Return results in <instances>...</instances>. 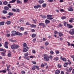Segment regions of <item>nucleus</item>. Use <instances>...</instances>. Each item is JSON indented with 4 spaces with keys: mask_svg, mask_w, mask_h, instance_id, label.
<instances>
[{
    "mask_svg": "<svg viewBox=\"0 0 74 74\" xmlns=\"http://www.w3.org/2000/svg\"><path fill=\"white\" fill-rule=\"evenodd\" d=\"M68 64H69V63L68 62H66L65 64L64 65V67H66L67 66V65H68Z\"/></svg>",
    "mask_w": 74,
    "mask_h": 74,
    "instance_id": "16",
    "label": "nucleus"
},
{
    "mask_svg": "<svg viewBox=\"0 0 74 74\" xmlns=\"http://www.w3.org/2000/svg\"><path fill=\"white\" fill-rule=\"evenodd\" d=\"M20 12V10L19 9H17L16 11V12Z\"/></svg>",
    "mask_w": 74,
    "mask_h": 74,
    "instance_id": "51",
    "label": "nucleus"
},
{
    "mask_svg": "<svg viewBox=\"0 0 74 74\" xmlns=\"http://www.w3.org/2000/svg\"><path fill=\"white\" fill-rule=\"evenodd\" d=\"M43 56L44 57L43 59L46 60V61H48L49 60V58H48L47 55L45 54Z\"/></svg>",
    "mask_w": 74,
    "mask_h": 74,
    "instance_id": "2",
    "label": "nucleus"
},
{
    "mask_svg": "<svg viewBox=\"0 0 74 74\" xmlns=\"http://www.w3.org/2000/svg\"><path fill=\"white\" fill-rule=\"evenodd\" d=\"M17 3H20V4H22V3L19 0H17L16 1Z\"/></svg>",
    "mask_w": 74,
    "mask_h": 74,
    "instance_id": "35",
    "label": "nucleus"
},
{
    "mask_svg": "<svg viewBox=\"0 0 74 74\" xmlns=\"http://www.w3.org/2000/svg\"><path fill=\"white\" fill-rule=\"evenodd\" d=\"M47 16V19H49L50 20L53 19V18H51L52 15H48Z\"/></svg>",
    "mask_w": 74,
    "mask_h": 74,
    "instance_id": "4",
    "label": "nucleus"
},
{
    "mask_svg": "<svg viewBox=\"0 0 74 74\" xmlns=\"http://www.w3.org/2000/svg\"><path fill=\"white\" fill-rule=\"evenodd\" d=\"M24 55L26 56H27L29 55V53L27 52V53H25L24 54Z\"/></svg>",
    "mask_w": 74,
    "mask_h": 74,
    "instance_id": "29",
    "label": "nucleus"
},
{
    "mask_svg": "<svg viewBox=\"0 0 74 74\" xmlns=\"http://www.w3.org/2000/svg\"><path fill=\"white\" fill-rule=\"evenodd\" d=\"M15 47L16 49H17V48H19V46L18 45H15Z\"/></svg>",
    "mask_w": 74,
    "mask_h": 74,
    "instance_id": "40",
    "label": "nucleus"
},
{
    "mask_svg": "<svg viewBox=\"0 0 74 74\" xmlns=\"http://www.w3.org/2000/svg\"><path fill=\"white\" fill-rule=\"evenodd\" d=\"M60 59L61 60H63V61H64V62H66V58H62V56H61Z\"/></svg>",
    "mask_w": 74,
    "mask_h": 74,
    "instance_id": "12",
    "label": "nucleus"
},
{
    "mask_svg": "<svg viewBox=\"0 0 74 74\" xmlns=\"http://www.w3.org/2000/svg\"><path fill=\"white\" fill-rule=\"evenodd\" d=\"M8 74H12V73L10 71H8Z\"/></svg>",
    "mask_w": 74,
    "mask_h": 74,
    "instance_id": "64",
    "label": "nucleus"
},
{
    "mask_svg": "<svg viewBox=\"0 0 74 74\" xmlns=\"http://www.w3.org/2000/svg\"><path fill=\"white\" fill-rule=\"evenodd\" d=\"M21 73L22 74H25L26 73V72H25L24 71H22L21 72Z\"/></svg>",
    "mask_w": 74,
    "mask_h": 74,
    "instance_id": "48",
    "label": "nucleus"
},
{
    "mask_svg": "<svg viewBox=\"0 0 74 74\" xmlns=\"http://www.w3.org/2000/svg\"><path fill=\"white\" fill-rule=\"evenodd\" d=\"M6 36L7 37H10V34H6Z\"/></svg>",
    "mask_w": 74,
    "mask_h": 74,
    "instance_id": "60",
    "label": "nucleus"
},
{
    "mask_svg": "<svg viewBox=\"0 0 74 74\" xmlns=\"http://www.w3.org/2000/svg\"><path fill=\"white\" fill-rule=\"evenodd\" d=\"M66 17L65 16H63L61 18V19H66Z\"/></svg>",
    "mask_w": 74,
    "mask_h": 74,
    "instance_id": "41",
    "label": "nucleus"
},
{
    "mask_svg": "<svg viewBox=\"0 0 74 74\" xmlns=\"http://www.w3.org/2000/svg\"><path fill=\"white\" fill-rule=\"evenodd\" d=\"M23 58H25V59H27V60H29V58H26V56H24L23 57Z\"/></svg>",
    "mask_w": 74,
    "mask_h": 74,
    "instance_id": "45",
    "label": "nucleus"
},
{
    "mask_svg": "<svg viewBox=\"0 0 74 74\" xmlns=\"http://www.w3.org/2000/svg\"><path fill=\"white\" fill-rule=\"evenodd\" d=\"M32 21H33L34 23H35V24H36V23H37V20H36L33 19V20H32Z\"/></svg>",
    "mask_w": 74,
    "mask_h": 74,
    "instance_id": "27",
    "label": "nucleus"
},
{
    "mask_svg": "<svg viewBox=\"0 0 74 74\" xmlns=\"http://www.w3.org/2000/svg\"><path fill=\"white\" fill-rule=\"evenodd\" d=\"M15 44H13V45H12L11 46V48L12 49H15Z\"/></svg>",
    "mask_w": 74,
    "mask_h": 74,
    "instance_id": "10",
    "label": "nucleus"
},
{
    "mask_svg": "<svg viewBox=\"0 0 74 74\" xmlns=\"http://www.w3.org/2000/svg\"><path fill=\"white\" fill-rule=\"evenodd\" d=\"M13 14H14L12 12H10L8 13V15L10 16H12Z\"/></svg>",
    "mask_w": 74,
    "mask_h": 74,
    "instance_id": "19",
    "label": "nucleus"
},
{
    "mask_svg": "<svg viewBox=\"0 0 74 74\" xmlns=\"http://www.w3.org/2000/svg\"><path fill=\"white\" fill-rule=\"evenodd\" d=\"M31 27H34V28H36L37 26L35 25L32 24V25H30Z\"/></svg>",
    "mask_w": 74,
    "mask_h": 74,
    "instance_id": "11",
    "label": "nucleus"
},
{
    "mask_svg": "<svg viewBox=\"0 0 74 74\" xmlns=\"http://www.w3.org/2000/svg\"><path fill=\"white\" fill-rule=\"evenodd\" d=\"M44 1H42V0H40V1H39V3L40 4H42V3H44Z\"/></svg>",
    "mask_w": 74,
    "mask_h": 74,
    "instance_id": "18",
    "label": "nucleus"
},
{
    "mask_svg": "<svg viewBox=\"0 0 74 74\" xmlns=\"http://www.w3.org/2000/svg\"><path fill=\"white\" fill-rule=\"evenodd\" d=\"M49 42H45V45L46 46H47V45H49Z\"/></svg>",
    "mask_w": 74,
    "mask_h": 74,
    "instance_id": "32",
    "label": "nucleus"
},
{
    "mask_svg": "<svg viewBox=\"0 0 74 74\" xmlns=\"http://www.w3.org/2000/svg\"><path fill=\"white\" fill-rule=\"evenodd\" d=\"M67 43H68V46H70V45H71V44H70V43L69 42H67Z\"/></svg>",
    "mask_w": 74,
    "mask_h": 74,
    "instance_id": "50",
    "label": "nucleus"
},
{
    "mask_svg": "<svg viewBox=\"0 0 74 74\" xmlns=\"http://www.w3.org/2000/svg\"><path fill=\"white\" fill-rule=\"evenodd\" d=\"M36 36V34H32V37H33V38L35 37V36Z\"/></svg>",
    "mask_w": 74,
    "mask_h": 74,
    "instance_id": "39",
    "label": "nucleus"
},
{
    "mask_svg": "<svg viewBox=\"0 0 74 74\" xmlns=\"http://www.w3.org/2000/svg\"><path fill=\"white\" fill-rule=\"evenodd\" d=\"M26 25H30H30H31V24L29 23H28V22L27 23H26Z\"/></svg>",
    "mask_w": 74,
    "mask_h": 74,
    "instance_id": "54",
    "label": "nucleus"
},
{
    "mask_svg": "<svg viewBox=\"0 0 74 74\" xmlns=\"http://www.w3.org/2000/svg\"><path fill=\"white\" fill-rule=\"evenodd\" d=\"M46 6H47V4L46 3H43L42 5V7H43V8H45L46 7Z\"/></svg>",
    "mask_w": 74,
    "mask_h": 74,
    "instance_id": "21",
    "label": "nucleus"
},
{
    "mask_svg": "<svg viewBox=\"0 0 74 74\" xmlns=\"http://www.w3.org/2000/svg\"><path fill=\"white\" fill-rule=\"evenodd\" d=\"M10 66H11L10 65H9L7 66V70L8 71H10V69H9V67H10Z\"/></svg>",
    "mask_w": 74,
    "mask_h": 74,
    "instance_id": "15",
    "label": "nucleus"
},
{
    "mask_svg": "<svg viewBox=\"0 0 74 74\" xmlns=\"http://www.w3.org/2000/svg\"><path fill=\"white\" fill-rule=\"evenodd\" d=\"M23 48H27V49H29V47H27V45L26 43H24L23 44Z\"/></svg>",
    "mask_w": 74,
    "mask_h": 74,
    "instance_id": "7",
    "label": "nucleus"
},
{
    "mask_svg": "<svg viewBox=\"0 0 74 74\" xmlns=\"http://www.w3.org/2000/svg\"><path fill=\"white\" fill-rule=\"evenodd\" d=\"M67 27H69V28H72L73 26L71 25L68 24H67Z\"/></svg>",
    "mask_w": 74,
    "mask_h": 74,
    "instance_id": "8",
    "label": "nucleus"
},
{
    "mask_svg": "<svg viewBox=\"0 0 74 74\" xmlns=\"http://www.w3.org/2000/svg\"><path fill=\"white\" fill-rule=\"evenodd\" d=\"M73 70V68L70 67V68H69V70H68V71L69 72H70V71H71V70Z\"/></svg>",
    "mask_w": 74,
    "mask_h": 74,
    "instance_id": "28",
    "label": "nucleus"
},
{
    "mask_svg": "<svg viewBox=\"0 0 74 74\" xmlns=\"http://www.w3.org/2000/svg\"><path fill=\"white\" fill-rule=\"evenodd\" d=\"M48 58H49L50 59H52V56H49Z\"/></svg>",
    "mask_w": 74,
    "mask_h": 74,
    "instance_id": "56",
    "label": "nucleus"
},
{
    "mask_svg": "<svg viewBox=\"0 0 74 74\" xmlns=\"http://www.w3.org/2000/svg\"><path fill=\"white\" fill-rule=\"evenodd\" d=\"M4 9L5 10H8L9 8L7 6H5L4 7Z\"/></svg>",
    "mask_w": 74,
    "mask_h": 74,
    "instance_id": "17",
    "label": "nucleus"
},
{
    "mask_svg": "<svg viewBox=\"0 0 74 74\" xmlns=\"http://www.w3.org/2000/svg\"><path fill=\"white\" fill-rule=\"evenodd\" d=\"M42 18H43L44 19L47 18V16H45V15L43 16H42Z\"/></svg>",
    "mask_w": 74,
    "mask_h": 74,
    "instance_id": "43",
    "label": "nucleus"
},
{
    "mask_svg": "<svg viewBox=\"0 0 74 74\" xmlns=\"http://www.w3.org/2000/svg\"><path fill=\"white\" fill-rule=\"evenodd\" d=\"M8 7H9V8H11L12 7H11V4H8Z\"/></svg>",
    "mask_w": 74,
    "mask_h": 74,
    "instance_id": "42",
    "label": "nucleus"
},
{
    "mask_svg": "<svg viewBox=\"0 0 74 74\" xmlns=\"http://www.w3.org/2000/svg\"><path fill=\"white\" fill-rule=\"evenodd\" d=\"M61 12H64V10L63 9H61L60 10Z\"/></svg>",
    "mask_w": 74,
    "mask_h": 74,
    "instance_id": "59",
    "label": "nucleus"
},
{
    "mask_svg": "<svg viewBox=\"0 0 74 74\" xmlns=\"http://www.w3.org/2000/svg\"><path fill=\"white\" fill-rule=\"evenodd\" d=\"M12 34L11 36H15L16 35H17V36H22V34L21 33L19 32H18L15 31H13L12 32Z\"/></svg>",
    "mask_w": 74,
    "mask_h": 74,
    "instance_id": "1",
    "label": "nucleus"
},
{
    "mask_svg": "<svg viewBox=\"0 0 74 74\" xmlns=\"http://www.w3.org/2000/svg\"><path fill=\"white\" fill-rule=\"evenodd\" d=\"M69 34H70L71 35L73 34V32H71V31H69Z\"/></svg>",
    "mask_w": 74,
    "mask_h": 74,
    "instance_id": "38",
    "label": "nucleus"
},
{
    "mask_svg": "<svg viewBox=\"0 0 74 74\" xmlns=\"http://www.w3.org/2000/svg\"><path fill=\"white\" fill-rule=\"evenodd\" d=\"M53 60H56V61H57V60H59V58L58 57H56L54 58Z\"/></svg>",
    "mask_w": 74,
    "mask_h": 74,
    "instance_id": "20",
    "label": "nucleus"
},
{
    "mask_svg": "<svg viewBox=\"0 0 74 74\" xmlns=\"http://www.w3.org/2000/svg\"><path fill=\"white\" fill-rule=\"evenodd\" d=\"M54 33L55 34H58V32L57 31H55Z\"/></svg>",
    "mask_w": 74,
    "mask_h": 74,
    "instance_id": "55",
    "label": "nucleus"
},
{
    "mask_svg": "<svg viewBox=\"0 0 74 74\" xmlns=\"http://www.w3.org/2000/svg\"><path fill=\"white\" fill-rule=\"evenodd\" d=\"M45 23L46 25H47V24H48V23H50V21H49L47 19H46L45 20Z\"/></svg>",
    "mask_w": 74,
    "mask_h": 74,
    "instance_id": "9",
    "label": "nucleus"
},
{
    "mask_svg": "<svg viewBox=\"0 0 74 74\" xmlns=\"http://www.w3.org/2000/svg\"><path fill=\"white\" fill-rule=\"evenodd\" d=\"M50 53L51 54H53V53H54V52H53V51H51L50 52Z\"/></svg>",
    "mask_w": 74,
    "mask_h": 74,
    "instance_id": "52",
    "label": "nucleus"
},
{
    "mask_svg": "<svg viewBox=\"0 0 74 74\" xmlns=\"http://www.w3.org/2000/svg\"><path fill=\"white\" fill-rule=\"evenodd\" d=\"M0 51H3L5 52H6V51L5 50L3 49H0Z\"/></svg>",
    "mask_w": 74,
    "mask_h": 74,
    "instance_id": "22",
    "label": "nucleus"
},
{
    "mask_svg": "<svg viewBox=\"0 0 74 74\" xmlns=\"http://www.w3.org/2000/svg\"><path fill=\"white\" fill-rule=\"evenodd\" d=\"M15 1H16V0H12V1H10L9 2V3H14V2H15Z\"/></svg>",
    "mask_w": 74,
    "mask_h": 74,
    "instance_id": "24",
    "label": "nucleus"
},
{
    "mask_svg": "<svg viewBox=\"0 0 74 74\" xmlns=\"http://www.w3.org/2000/svg\"><path fill=\"white\" fill-rule=\"evenodd\" d=\"M1 54L2 56H5V53H4L1 52Z\"/></svg>",
    "mask_w": 74,
    "mask_h": 74,
    "instance_id": "34",
    "label": "nucleus"
},
{
    "mask_svg": "<svg viewBox=\"0 0 74 74\" xmlns=\"http://www.w3.org/2000/svg\"><path fill=\"white\" fill-rule=\"evenodd\" d=\"M34 66L36 68V69H37L38 70H39V66H38L35 65Z\"/></svg>",
    "mask_w": 74,
    "mask_h": 74,
    "instance_id": "30",
    "label": "nucleus"
},
{
    "mask_svg": "<svg viewBox=\"0 0 74 74\" xmlns=\"http://www.w3.org/2000/svg\"><path fill=\"white\" fill-rule=\"evenodd\" d=\"M39 26H43L44 27H45L46 25L45 24L42 23H39Z\"/></svg>",
    "mask_w": 74,
    "mask_h": 74,
    "instance_id": "6",
    "label": "nucleus"
},
{
    "mask_svg": "<svg viewBox=\"0 0 74 74\" xmlns=\"http://www.w3.org/2000/svg\"><path fill=\"white\" fill-rule=\"evenodd\" d=\"M67 23H66V22L64 21V26H66L67 25Z\"/></svg>",
    "mask_w": 74,
    "mask_h": 74,
    "instance_id": "31",
    "label": "nucleus"
},
{
    "mask_svg": "<svg viewBox=\"0 0 74 74\" xmlns=\"http://www.w3.org/2000/svg\"><path fill=\"white\" fill-rule=\"evenodd\" d=\"M72 33H73V34H74V29H72Z\"/></svg>",
    "mask_w": 74,
    "mask_h": 74,
    "instance_id": "62",
    "label": "nucleus"
},
{
    "mask_svg": "<svg viewBox=\"0 0 74 74\" xmlns=\"http://www.w3.org/2000/svg\"><path fill=\"white\" fill-rule=\"evenodd\" d=\"M12 11H14V12H16V10L15 9H12Z\"/></svg>",
    "mask_w": 74,
    "mask_h": 74,
    "instance_id": "57",
    "label": "nucleus"
},
{
    "mask_svg": "<svg viewBox=\"0 0 74 74\" xmlns=\"http://www.w3.org/2000/svg\"><path fill=\"white\" fill-rule=\"evenodd\" d=\"M58 34L59 35V36L60 37H62V36H63V34L61 32H58Z\"/></svg>",
    "mask_w": 74,
    "mask_h": 74,
    "instance_id": "14",
    "label": "nucleus"
},
{
    "mask_svg": "<svg viewBox=\"0 0 74 74\" xmlns=\"http://www.w3.org/2000/svg\"><path fill=\"white\" fill-rule=\"evenodd\" d=\"M53 0H49L48 1H49V2H52Z\"/></svg>",
    "mask_w": 74,
    "mask_h": 74,
    "instance_id": "61",
    "label": "nucleus"
},
{
    "mask_svg": "<svg viewBox=\"0 0 74 74\" xmlns=\"http://www.w3.org/2000/svg\"><path fill=\"white\" fill-rule=\"evenodd\" d=\"M3 3L4 5H7V4H8V2H7V1H5L3 2Z\"/></svg>",
    "mask_w": 74,
    "mask_h": 74,
    "instance_id": "23",
    "label": "nucleus"
},
{
    "mask_svg": "<svg viewBox=\"0 0 74 74\" xmlns=\"http://www.w3.org/2000/svg\"><path fill=\"white\" fill-rule=\"evenodd\" d=\"M20 22H23V18L20 19L19 20Z\"/></svg>",
    "mask_w": 74,
    "mask_h": 74,
    "instance_id": "49",
    "label": "nucleus"
},
{
    "mask_svg": "<svg viewBox=\"0 0 74 74\" xmlns=\"http://www.w3.org/2000/svg\"><path fill=\"white\" fill-rule=\"evenodd\" d=\"M58 66L59 68H61V67H62V65L60 64H58Z\"/></svg>",
    "mask_w": 74,
    "mask_h": 74,
    "instance_id": "47",
    "label": "nucleus"
},
{
    "mask_svg": "<svg viewBox=\"0 0 74 74\" xmlns=\"http://www.w3.org/2000/svg\"><path fill=\"white\" fill-rule=\"evenodd\" d=\"M3 14H5L7 13V11H6L4 10H3Z\"/></svg>",
    "mask_w": 74,
    "mask_h": 74,
    "instance_id": "33",
    "label": "nucleus"
},
{
    "mask_svg": "<svg viewBox=\"0 0 74 74\" xmlns=\"http://www.w3.org/2000/svg\"><path fill=\"white\" fill-rule=\"evenodd\" d=\"M39 7L41 8V6L40 5H35L34 7V8H35V9H37V8H38Z\"/></svg>",
    "mask_w": 74,
    "mask_h": 74,
    "instance_id": "3",
    "label": "nucleus"
},
{
    "mask_svg": "<svg viewBox=\"0 0 74 74\" xmlns=\"http://www.w3.org/2000/svg\"><path fill=\"white\" fill-rule=\"evenodd\" d=\"M59 51H56V54H58V53H59Z\"/></svg>",
    "mask_w": 74,
    "mask_h": 74,
    "instance_id": "44",
    "label": "nucleus"
},
{
    "mask_svg": "<svg viewBox=\"0 0 74 74\" xmlns=\"http://www.w3.org/2000/svg\"><path fill=\"white\" fill-rule=\"evenodd\" d=\"M6 23L7 25H10V23H11L10 21H8Z\"/></svg>",
    "mask_w": 74,
    "mask_h": 74,
    "instance_id": "36",
    "label": "nucleus"
},
{
    "mask_svg": "<svg viewBox=\"0 0 74 74\" xmlns=\"http://www.w3.org/2000/svg\"><path fill=\"white\" fill-rule=\"evenodd\" d=\"M44 64H42L41 65V67H44Z\"/></svg>",
    "mask_w": 74,
    "mask_h": 74,
    "instance_id": "63",
    "label": "nucleus"
},
{
    "mask_svg": "<svg viewBox=\"0 0 74 74\" xmlns=\"http://www.w3.org/2000/svg\"><path fill=\"white\" fill-rule=\"evenodd\" d=\"M20 30H24V28L23 27H21L20 28Z\"/></svg>",
    "mask_w": 74,
    "mask_h": 74,
    "instance_id": "53",
    "label": "nucleus"
},
{
    "mask_svg": "<svg viewBox=\"0 0 74 74\" xmlns=\"http://www.w3.org/2000/svg\"><path fill=\"white\" fill-rule=\"evenodd\" d=\"M68 11H73V9L72 8H71L68 9Z\"/></svg>",
    "mask_w": 74,
    "mask_h": 74,
    "instance_id": "37",
    "label": "nucleus"
},
{
    "mask_svg": "<svg viewBox=\"0 0 74 74\" xmlns=\"http://www.w3.org/2000/svg\"><path fill=\"white\" fill-rule=\"evenodd\" d=\"M8 42H5L4 47L6 48H8Z\"/></svg>",
    "mask_w": 74,
    "mask_h": 74,
    "instance_id": "5",
    "label": "nucleus"
},
{
    "mask_svg": "<svg viewBox=\"0 0 74 74\" xmlns=\"http://www.w3.org/2000/svg\"><path fill=\"white\" fill-rule=\"evenodd\" d=\"M8 57H11V54L10 53H9L8 54Z\"/></svg>",
    "mask_w": 74,
    "mask_h": 74,
    "instance_id": "46",
    "label": "nucleus"
},
{
    "mask_svg": "<svg viewBox=\"0 0 74 74\" xmlns=\"http://www.w3.org/2000/svg\"><path fill=\"white\" fill-rule=\"evenodd\" d=\"M4 25V22H0V25Z\"/></svg>",
    "mask_w": 74,
    "mask_h": 74,
    "instance_id": "25",
    "label": "nucleus"
},
{
    "mask_svg": "<svg viewBox=\"0 0 74 74\" xmlns=\"http://www.w3.org/2000/svg\"><path fill=\"white\" fill-rule=\"evenodd\" d=\"M2 73H6V71L5 70H3Z\"/></svg>",
    "mask_w": 74,
    "mask_h": 74,
    "instance_id": "58",
    "label": "nucleus"
},
{
    "mask_svg": "<svg viewBox=\"0 0 74 74\" xmlns=\"http://www.w3.org/2000/svg\"><path fill=\"white\" fill-rule=\"evenodd\" d=\"M28 50L26 48H24L23 49V51L24 52H27V51Z\"/></svg>",
    "mask_w": 74,
    "mask_h": 74,
    "instance_id": "26",
    "label": "nucleus"
},
{
    "mask_svg": "<svg viewBox=\"0 0 74 74\" xmlns=\"http://www.w3.org/2000/svg\"><path fill=\"white\" fill-rule=\"evenodd\" d=\"M60 71L59 70H56L55 72V74H59L60 73Z\"/></svg>",
    "mask_w": 74,
    "mask_h": 74,
    "instance_id": "13",
    "label": "nucleus"
}]
</instances>
